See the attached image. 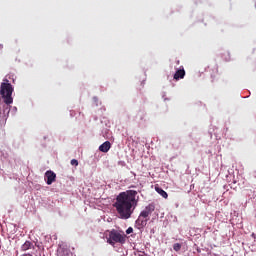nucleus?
Instances as JSON below:
<instances>
[{"label":"nucleus","instance_id":"obj_1","mask_svg":"<svg viewBox=\"0 0 256 256\" xmlns=\"http://www.w3.org/2000/svg\"><path fill=\"white\" fill-rule=\"evenodd\" d=\"M136 190H127L117 195L114 207L120 219H131L137 204L139 196Z\"/></svg>","mask_w":256,"mask_h":256},{"label":"nucleus","instance_id":"obj_2","mask_svg":"<svg viewBox=\"0 0 256 256\" xmlns=\"http://www.w3.org/2000/svg\"><path fill=\"white\" fill-rule=\"evenodd\" d=\"M13 91V85L7 79H4L0 85V99H2L5 105H11L13 103Z\"/></svg>","mask_w":256,"mask_h":256},{"label":"nucleus","instance_id":"obj_3","mask_svg":"<svg viewBox=\"0 0 256 256\" xmlns=\"http://www.w3.org/2000/svg\"><path fill=\"white\" fill-rule=\"evenodd\" d=\"M126 241L127 235L125 234V232L116 229H112L107 237V243L112 247H115L117 243H119L120 245H125Z\"/></svg>","mask_w":256,"mask_h":256},{"label":"nucleus","instance_id":"obj_4","mask_svg":"<svg viewBox=\"0 0 256 256\" xmlns=\"http://www.w3.org/2000/svg\"><path fill=\"white\" fill-rule=\"evenodd\" d=\"M153 211H155V204H148L140 213L138 219L136 220V225H138V227H145L147 225V221H149V215H151Z\"/></svg>","mask_w":256,"mask_h":256},{"label":"nucleus","instance_id":"obj_5","mask_svg":"<svg viewBox=\"0 0 256 256\" xmlns=\"http://www.w3.org/2000/svg\"><path fill=\"white\" fill-rule=\"evenodd\" d=\"M57 179V174L55 172L48 170L45 172V181L47 185H53Z\"/></svg>","mask_w":256,"mask_h":256},{"label":"nucleus","instance_id":"obj_6","mask_svg":"<svg viewBox=\"0 0 256 256\" xmlns=\"http://www.w3.org/2000/svg\"><path fill=\"white\" fill-rule=\"evenodd\" d=\"M181 67H182V69L177 70L174 74V79L176 81H179V79L185 78V69H183V66H181Z\"/></svg>","mask_w":256,"mask_h":256},{"label":"nucleus","instance_id":"obj_7","mask_svg":"<svg viewBox=\"0 0 256 256\" xmlns=\"http://www.w3.org/2000/svg\"><path fill=\"white\" fill-rule=\"evenodd\" d=\"M111 149V142L106 141L102 145L99 146V151L102 153H107Z\"/></svg>","mask_w":256,"mask_h":256},{"label":"nucleus","instance_id":"obj_8","mask_svg":"<svg viewBox=\"0 0 256 256\" xmlns=\"http://www.w3.org/2000/svg\"><path fill=\"white\" fill-rule=\"evenodd\" d=\"M29 249H35V246L31 243V241H26L22 246L21 250L22 251H29Z\"/></svg>","mask_w":256,"mask_h":256},{"label":"nucleus","instance_id":"obj_9","mask_svg":"<svg viewBox=\"0 0 256 256\" xmlns=\"http://www.w3.org/2000/svg\"><path fill=\"white\" fill-rule=\"evenodd\" d=\"M155 191L158 192V194L161 195V197H163L164 199H167V197H169V195L165 192V190H163V188H159L156 186Z\"/></svg>","mask_w":256,"mask_h":256},{"label":"nucleus","instance_id":"obj_10","mask_svg":"<svg viewBox=\"0 0 256 256\" xmlns=\"http://www.w3.org/2000/svg\"><path fill=\"white\" fill-rule=\"evenodd\" d=\"M181 247H183V245H181V243H175L173 245V250L176 251V253H179V251H181Z\"/></svg>","mask_w":256,"mask_h":256},{"label":"nucleus","instance_id":"obj_11","mask_svg":"<svg viewBox=\"0 0 256 256\" xmlns=\"http://www.w3.org/2000/svg\"><path fill=\"white\" fill-rule=\"evenodd\" d=\"M58 256H71V254L68 251H62L58 253Z\"/></svg>","mask_w":256,"mask_h":256},{"label":"nucleus","instance_id":"obj_12","mask_svg":"<svg viewBox=\"0 0 256 256\" xmlns=\"http://www.w3.org/2000/svg\"><path fill=\"white\" fill-rule=\"evenodd\" d=\"M70 163L71 165H74V167H77V165H79V161H77V159H72Z\"/></svg>","mask_w":256,"mask_h":256},{"label":"nucleus","instance_id":"obj_13","mask_svg":"<svg viewBox=\"0 0 256 256\" xmlns=\"http://www.w3.org/2000/svg\"><path fill=\"white\" fill-rule=\"evenodd\" d=\"M131 233H133V228H132V227H129V228L126 230V234H127V235H131Z\"/></svg>","mask_w":256,"mask_h":256},{"label":"nucleus","instance_id":"obj_14","mask_svg":"<svg viewBox=\"0 0 256 256\" xmlns=\"http://www.w3.org/2000/svg\"><path fill=\"white\" fill-rule=\"evenodd\" d=\"M180 63H181V62H180L179 60L176 61V65H180Z\"/></svg>","mask_w":256,"mask_h":256},{"label":"nucleus","instance_id":"obj_15","mask_svg":"<svg viewBox=\"0 0 256 256\" xmlns=\"http://www.w3.org/2000/svg\"><path fill=\"white\" fill-rule=\"evenodd\" d=\"M143 255H145V252H142V254H140V256H143Z\"/></svg>","mask_w":256,"mask_h":256}]
</instances>
